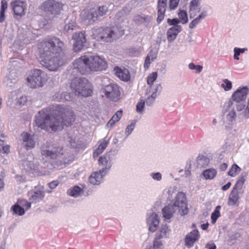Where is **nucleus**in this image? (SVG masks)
<instances>
[{"mask_svg":"<svg viewBox=\"0 0 249 249\" xmlns=\"http://www.w3.org/2000/svg\"><path fill=\"white\" fill-rule=\"evenodd\" d=\"M38 59L40 64L51 71H56L67 62L64 43L55 36H48L37 44Z\"/></svg>","mask_w":249,"mask_h":249,"instance_id":"1","label":"nucleus"},{"mask_svg":"<svg viewBox=\"0 0 249 249\" xmlns=\"http://www.w3.org/2000/svg\"><path fill=\"white\" fill-rule=\"evenodd\" d=\"M75 116L71 108L60 105L53 106L52 109L44 108L36 117V125L45 130H61L64 126L71 125Z\"/></svg>","mask_w":249,"mask_h":249,"instance_id":"2","label":"nucleus"},{"mask_svg":"<svg viewBox=\"0 0 249 249\" xmlns=\"http://www.w3.org/2000/svg\"><path fill=\"white\" fill-rule=\"evenodd\" d=\"M174 207H178V212L181 215L188 213L189 210L186 203L185 195L182 192H179L176 196L173 205L165 206L162 209L163 216L165 219H170L175 212Z\"/></svg>","mask_w":249,"mask_h":249,"instance_id":"3","label":"nucleus"},{"mask_svg":"<svg viewBox=\"0 0 249 249\" xmlns=\"http://www.w3.org/2000/svg\"><path fill=\"white\" fill-rule=\"evenodd\" d=\"M71 87L75 94L78 95L88 97L92 92L91 84L85 78L75 77L72 80Z\"/></svg>","mask_w":249,"mask_h":249,"instance_id":"4","label":"nucleus"},{"mask_svg":"<svg viewBox=\"0 0 249 249\" xmlns=\"http://www.w3.org/2000/svg\"><path fill=\"white\" fill-rule=\"evenodd\" d=\"M122 35L117 31V28L115 27H102L96 29L94 33L95 39L107 42H112Z\"/></svg>","mask_w":249,"mask_h":249,"instance_id":"5","label":"nucleus"},{"mask_svg":"<svg viewBox=\"0 0 249 249\" xmlns=\"http://www.w3.org/2000/svg\"><path fill=\"white\" fill-rule=\"evenodd\" d=\"M107 12V7L102 5L97 8H92L83 10L80 14V17L83 21L90 23L98 20L101 17L105 15Z\"/></svg>","mask_w":249,"mask_h":249,"instance_id":"6","label":"nucleus"},{"mask_svg":"<svg viewBox=\"0 0 249 249\" xmlns=\"http://www.w3.org/2000/svg\"><path fill=\"white\" fill-rule=\"evenodd\" d=\"M64 4L56 0H47L44 1L40 9L48 15L55 17L59 15L63 9Z\"/></svg>","mask_w":249,"mask_h":249,"instance_id":"7","label":"nucleus"},{"mask_svg":"<svg viewBox=\"0 0 249 249\" xmlns=\"http://www.w3.org/2000/svg\"><path fill=\"white\" fill-rule=\"evenodd\" d=\"M27 79L29 86L32 88L42 87L47 81V75L40 70L35 69Z\"/></svg>","mask_w":249,"mask_h":249,"instance_id":"8","label":"nucleus"},{"mask_svg":"<svg viewBox=\"0 0 249 249\" xmlns=\"http://www.w3.org/2000/svg\"><path fill=\"white\" fill-rule=\"evenodd\" d=\"M249 89L247 87L238 89L234 92L231 98L226 102L223 106V112L225 113L228 111L233 106V101L240 103L244 100L248 94Z\"/></svg>","mask_w":249,"mask_h":249,"instance_id":"9","label":"nucleus"},{"mask_svg":"<svg viewBox=\"0 0 249 249\" xmlns=\"http://www.w3.org/2000/svg\"><path fill=\"white\" fill-rule=\"evenodd\" d=\"M41 155L45 158L56 159L63 155V148L47 142L41 146Z\"/></svg>","mask_w":249,"mask_h":249,"instance_id":"10","label":"nucleus"},{"mask_svg":"<svg viewBox=\"0 0 249 249\" xmlns=\"http://www.w3.org/2000/svg\"><path fill=\"white\" fill-rule=\"evenodd\" d=\"M89 69L91 71H103L107 67V61L99 55H89Z\"/></svg>","mask_w":249,"mask_h":249,"instance_id":"11","label":"nucleus"},{"mask_svg":"<svg viewBox=\"0 0 249 249\" xmlns=\"http://www.w3.org/2000/svg\"><path fill=\"white\" fill-rule=\"evenodd\" d=\"M89 55H85L81 56L74 61L73 64V72L79 71L82 74H85L89 71Z\"/></svg>","mask_w":249,"mask_h":249,"instance_id":"12","label":"nucleus"},{"mask_svg":"<svg viewBox=\"0 0 249 249\" xmlns=\"http://www.w3.org/2000/svg\"><path fill=\"white\" fill-rule=\"evenodd\" d=\"M74 40L73 49L74 52H78L81 51L84 47L87 42L86 35L83 32L75 33L72 36Z\"/></svg>","mask_w":249,"mask_h":249,"instance_id":"13","label":"nucleus"},{"mask_svg":"<svg viewBox=\"0 0 249 249\" xmlns=\"http://www.w3.org/2000/svg\"><path fill=\"white\" fill-rule=\"evenodd\" d=\"M104 92L106 96L113 101L119 99L120 91L119 87L116 84H110L105 87Z\"/></svg>","mask_w":249,"mask_h":249,"instance_id":"14","label":"nucleus"},{"mask_svg":"<svg viewBox=\"0 0 249 249\" xmlns=\"http://www.w3.org/2000/svg\"><path fill=\"white\" fill-rule=\"evenodd\" d=\"M10 6L15 14L20 17L24 15L27 4L25 1L20 0H14L10 3Z\"/></svg>","mask_w":249,"mask_h":249,"instance_id":"15","label":"nucleus"},{"mask_svg":"<svg viewBox=\"0 0 249 249\" xmlns=\"http://www.w3.org/2000/svg\"><path fill=\"white\" fill-rule=\"evenodd\" d=\"M31 204L25 200H18L17 202L12 206L11 210L15 214L18 215H22L25 213L24 208L28 210L31 208Z\"/></svg>","mask_w":249,"mask_h":249,"instance_id":"16","label":"nucleus"},{"mask_svg":"<svg viewBox=\"0 0 249 249\" xmlns=\"http://www.w3.org/2000/svg\"><path fill=\"white\" fill-rule=\"evenodd\" d=\"M160 223L159 218L157 213H152L147 217V224L148 229L152 232H155L158 228Z\"/></svg>","mask_w":249,"mask_h":249,"instance_id":"17","label":"nucleus"},{"mask_svg":"<svg viewBox=\"0 0 249 249\" xmlns=\"http://www.w3.org/2000/svg\"><path fill=\"white\" fill-rule=\"evenodd\" d=\"M167 0H158V1L157 21L158 23H160L164 18L167 8Z\"/></svg>","mask_w":249,"mask_h":249,"instance_id":"18","label":"nucleus"},{"mask_svg":"<svg viewBox=\"0 0 249 249\" xmlns=\"http://www.w3.org/2000/svg\"><path fill=\"white\" fill-rule=\"evenodd\" d=\"M200 237L199 231L197 230H194L187 234L185 238V245L188 248L193 246L194 243L198 240Z\"/></svg>","mask_w":249,"mask_h":249,"instance_id":"19","label":"nucleus"},{"mask_svg":"<svg viewBox=\"0 0 249 249\" xmlns=\"http://www.w3.org/2000/svg\"><path fill=\"white\" fill-rule=\"evenodd\" d=\"M22 140L27 150L35 147V142L32 137L27 132H23L21 134Z\"/></svg>","mask_w":249,"mask_h":249,"instance_id":"20","label":"nucleus"},{"mask_svg":"<svg viewBox=\"0 0 249 249\" xmlns=\"http://www.w3.org/2000/svg\"><path fill=\"white\" fill-rule=\"evenodd\" d=\"M29 194H31L29 197V200L32 203H36L42 200L45 196V191L43 190H39L29 192Z\"/></svg>","mask_w":249,"mask_h":249,"instance_id":"21","label":"nucleus"},{"mask_svg":"<svg viewBox=\"0 0 249 249\" xmlns=\"http://www.w3.org/2000/svg\"><path fill=\"white\" fill-rule=\"evenodd\" d=\"M105 174L100 170L99 172H93L89 177V182L93 185L99 184Z\"/></svg>","mask_w":249,"mask_h":249,"instance_id":"22","label":"nucleus"},{"mask_svg":"<svg viewBox=\"0 0 249 249\" xmlns=\"http://www.w3.org/2000/svg\"><path fill=\"white\" fill-rule=\"evenodd\" d=\"M98 163L100 166H104L100 171L106 173L107 170H109L111 167L110 161V157L109 155L106 154L103 156H101L98 160Z\"/></svg>","mask_w":249,"mask_h":249,"instance_id":"23","label":"nucleus"},{"mask_svg":"<svg viewBox=\"0 0 249 249\" xmlns=\"http://www.w3.org/2000/svg\"><path fill=\"white\" fill-rule=\"evenodd\" d=\"M199 0H192L190 3L189 13L190 18L195 17L200 11Z\"/></svg>","mask_w":249,"mask_h":249,"instance_id":"24","label":"nucleus"},{"mask_svg":"<svg viewBox=\"0 0 249 249\" xmlns=\"http://www.w3.org/2000/svg\"><path fill=\"white\" fill-rule=\"evenodd\" d=\"M116 75L122 80L127 81L130 78L129 71L126 69H121L118 67L114 69Z\"/></svg>","mask_w":249,"mask_h":249,"instance_id":"25","label":"nucleus"},{"mask_svg":"<svg viewBox=\"0 0 249 249\" xmlns=\"http://www.w3.org/2000/svg\"><path fill=\"white\" fill-rule=\"evenodd\" d=\"M181 28L180 26L177 25L168 30L167 36L168 41L171 42L176 38L177 35L181 31Z\"/></svg>","mask_w":249,"mask_h":249,"instance_id":"26","label":"nucleus"},{"mask_svg":"<svg viewBox=\"0 0 249 249\" xmlns=\"http://www.w3.org/2000/svg\"><path fill=\"white\" fill-rule=\"evenodd\" d=\"M100 144L99 145L97 148H96L93 153V157L94 158L98 157L99 155L102 154L105 149L106 148L108 144V141L106 140L105 139H102L100 142Z\"/></svg>","mask_w":249,"mask_h":249,"instance_id":"27","label":"nucleus"},{"mask_svg":"<svg viewBox=\"0 0 249 249\" xmlns=\"http://www.w3.org/2000/svg\"><path fill=\"white\" fill-rule=\"evenodd\" d=\"M239 192L237 190H232L229 196L228 204L229 205H235L239 203Z\"/></svg>","mask_w":249,"mask_h":249,"instance_id":"28","label":"nucleus"},{"mask_svg":"<svg viewBox=\"0 0 249 249\" xmlns=\"http://www.w3.org/2000/svg\"><path fill=\"white\" fill-rule=\"evenodd\" d=\"M217 175L216 170L213 168H209L206 169L202 173V176L205 179H212L214 178Z\"/></svg>","mask_w":249,"mask_h":249,"instance_id":"29","label":"nucleus"},{"mask_svg":"<svg viewBox=\"0 0 249 249\" xmlns=\"http://www.w3.org/2000/svg\"><path fill=\"white\" fill-rule=\"evenodd\" d=\"M53 100L56 101L62 102L64 101H71V96L70 93L62 94L59 92H57L53 96Z\"/></svg>","mask_w":249,"mask_h":249,"instance_id":"30","label":"nucleus"},{"mask_svg":"<svg viewBox=\"0 0 249 249\" xmlns=\"http://www.w3.org/2000/svg\"><path fill=\"white\" fill-rule=\"evenodd\" d=\"M196 161L197 164L202 167H205L208 165L210 163V160L207 157L199 155L197 157Z\"/></svg>","mask_w":249,"mask_h":249,"instance_id":"31","label":"nucleus"},{"mask_svg":"<svg viewBox=\"0 0 249 249\" xmlns=\"http://www.w3.org/2000/svg\"><path fill=\"white\" fill-rule=\"evenodd\" d=\"M123 115V111L120 110L117 111L108 121L107 124L112 126L116 122H118Z\"/></svg>","mask_w":249,"mask_h":249,"instance_id":"32","label":"nucleus"},{"mask_svg":"<svg viewBox=\"0 0 249 249\" xmlns=\"http://www.w3.org/2000/svg\"><path fill=\"white\" fill-rule=\"evenodd\" d=\"M82 191V189L78 186H75L72 188L68 190L67 194L68 195L77 197L80 195V193Z\"/></svg>","mask_w":249,"mask_h":249,"instance_id":"33","label":"nucleus"},{"mask_svg":"<svg viewBox=\"0 0 249 249\" xmlns=\"http://www.w3.org/2000/svg\"><path fill=\"white\" fill-rule=\"evenodd\" d=\"M221 209V206L219 205L217 206L214 211L211 214V219L212 223L213 224H214L217 218L220 216V210Z\"/></svg>","mask_w":249,"mask_h":249,"instance_id":"34","label":"nucleus"},{"mask_svg":"<svg viewBox=\"0 0 249 249\" xmlns=\"http://www.w3.org/2000/svg\"><path fill=\"white\" fill-rule=\"evenodd\" d=\"M206 16L205 12H203L199 16L194 19L190 23L189 27L191 29L195 28L196 25L200 22L201 19H203Z\"/></svg>","mask_w":249,"mask_h":249,"instance_id":"35","label":"nucleus"},{"mask_svg":"<svg viewBox=\"0 0 249 249\" xmlns=\"http://www.w3.org/2000/svg\"><path fill=\"white\" fill-rule=\"evenodd\" d=\"M158 77L157 72H153L149 74L147 77V83L150 87L153 85L154 82L156 80Z\"/></svg>","mask_w":249,"mask_h":249,"instance_id":"36","label":"nucleus"},{"mask_svg":"<svg viewBox=\"0 0 249 249\" xmlns=\"http://www.w3.org/2000/svg\"><path fill=\"white\" fill-rule=\"evenodd\" d=\"M240 171V168L237 165L234 164L230 168L228 174L230 176L235 177Z\"/></svg>","mask_w":249,"mask_h":249,"instance_id":"37","label":"nucleus"},{"mask_svg":"<svg viewBox=\"0 0 249 249\" xmlns=\"http://www.w3.org/2000/svg\"><path fill=\"white\" fill-rule=\"evenodd\" d=\"M178 17L182 24H185L188 22V16L186 11L180 10L178 12Z\"/></svg>","mask_w":249,"mask_h":249,"instance_id":"38","label":"nucleus"},{"mask_svg":"<svg viewBox=\"0 0 249 249\" xmlns=\"http://www.w3.org/2000/svg\"><path fill=\"white\" fill-rule=\"evenodd\" d=\"M148 17L147 16L137 15L134 18V21L138 24L145 23L147 21Z\"/></svg>","mask_w":249,"mask_h":249,"instance_id":"39","label":"nucleus"},{"mask_svg":"<svg viewBox=\"0 0 249 249\" xmlns=\"http://www.w3.org/2000/svg\"><path fill=\"white\" fill-rule=\"evenodd\" d=\"M76 23L74 20H71L68 23H66L64 26V30L69 32L70 30H73L75 29Z\"/></svg>","mask_w":249,"mask_h":249,"instance_id":"40","label":"nucleus"},{"mask_svg":"<svg viewBox=\"0 0 249 249\" xmlns=\"http://www.w3.org/2000/svg\"><path fill=\"white\" fill-rule=\"evenodd\" d=\"M245 179L243 176L240 177L237 180L235 185H234L233 189L237 190L238 189H241L243 184H244Z\"/></svg>","mask_w":249,"mask_h":249,"instance_id":"41","label":"nucleus"},{"mask_svg":"<svg viewBox=\"0 0 249 249\" xmlns=\"http://www.w3.org/2000/svg\"><path fill=\"white\" fill-rule=\"evenodd\" d=\"M223 83L221 85V87L225 91L230 90L232 88V83L227 79L223 80Z\"/></svg>","mask_w":249,"mask_h":249,"instance_id":"42","label":"nucleus"},{"mask_svg":"<svg viewBox=\"0 0 249 249\" xmlns=\"http://www.w3.org/2000/svg\"><path fill=\"white\" fill-rule=\"evenodd\" d=\"M236 117V114L234 109L230 111L227 115V119L229 122L232 123L235 121Z\"/></svg>","mask_w":249,"mask_h":249,"instance_id":"43","label":"nucleus"},{"mask_svg":"<svg viewBox=\"0 0 249 249\" xmlns=\"http://www.w3.org/2000/svg\"><path fill=\"white\" fill-rule=\"evenodd\" d=\"M145 105V102L143 100H141L137 104L136 111L137 112L141 113L142 112Z\"/></svg>","mask_w":249,"mask_h":249,"instance_id":"44","label":"nucleus"},{"mask_svg":"<svg viewBox=\"0 0 249 249\" xmlns=\"http://www.w3.org/2000/svg\"><path fill=\"white\" fill-rule=\"evenodd\" d=\"M189 68L191 70H196V73L200 72L203 69L202 66L200 65H196L193 63H191L189 64Z\"/></svg>","mask_w":249,"mask_h":249,"instance_id":"45","label":"nucleus"},{"mask_svg":"<svg viewBox=\"0 0 249 249\" xmlns=\"http://www.w3.org/2000/svg\"><path fill=\"white\" fill-rule=\"evenodd\" d=\"M179 0H169V8L170 9L175 10L176 9L178 5Z\"/></svg>","mask_w":249,"mask_h":249,"instance_id":"46","label":"nucleus"},{"mask_svg":"<svg viewBox=\"0 0 249 249\" xmlns=\"http://www.w3.org/2000/svg\"><path fill=\"white\" fill-rule=\"evenodd\" d=\"M245 51V49H240L238 48H235L234 49V58L236 60L239 59L238 56L241 53H243Z\"/></svg>","mask_w":249,"mask_h":249,"instance_id":"47","label":"nucleus"},{"mask_svg":"<svg viewBox=\"0 0 249 249\" xmlns=\"http://www.w3.org/2000/svg\"><path fill=\"white\" fill-rule=\"evenodd\" d=\"M10 152V146L8 145L5 146L0 145V153L8 154Z\"/></svg>","mask_w":249,"mask_h":249,"instance_id":"48","label":"nucleus"},{"mask_svg":"<svg viewBox=\"0 0 249 249\" xmlns=\"http://www.w3.org/2000/svg\"><path fill=\"white\" fill-rule=\"evenodd\" d=\"M162 243L161 241V240H156L154 239V242H153V248L154 249H158L160 248L161 246H162Z\"/></svg>","mask_w":249,"mask_h":249,"instance_id":"49","label":"nucleus"},{"mask_svg":"<svg viewBox=\"0 0 249 249\" xmlns=\"http://www.w3.org/2000/svg\"><path fill=\"white\" fill-rule=\"evenodd\" d=\"M167 22L170 25H176L180 22V20L177 18L173 19L168 18L167 19Z\"/></svg>","mask_w":249,"mask_h":249,"instance_id":"50","label":"nucleus"},{"mask_svg":"<svg viewBox=\"0 0 249 249\" xmlns=\"http://www.w3.org/2000/svg\"><path fill=\"white\" fill-rule=\"evenodd\" d=\"M8 4L6 0H2L1 1L0 10V11L5 12L7 9Z\"/></svg>","mask_w":249,"mask_h":249,"instance_id":"51","label":"nucleus"},{"mask_svg":"<svg viewBox=\"0 0 249 249\" xmlns=\"http://www.w3.org/2000/svg\"><path fill=\"white\" fill-rule=\"evenodd\" d=\"M135 124L133 123H131L130 124L128 125L127 126L125 129V133H127L128 135H129L133 130Z\"/></svg>","mask_w":249,"mask_h":249,"instance_id":"52","label":"nucleus"},{"mask_svg":"<svg viewBox=\"0 0 249 249\" xmlns=\"http://www.w3.org/2000/svg\"><path fill=\"white\" fill-rule=\"evenodd\" d=\"M168 230V227L167 225H164L161 226L159 232L161 233V234L166 236V232H167Z\"/></svg>","mask_w":249,"mask_h":249,"instance_id":"53","label":"nucleus"},{"mask_svg":"<svg viewBox=\"0 0 249 249\" xmlns=\"http://www.w3.org/2000/svg\"><path fill=\"white\" fill-rule=\"evenodd\" d=\"M59 184V181L57 180H54L48 184V186L52 189L55 188Z\"/></svg>","mask_w":249,"mask_h":249,"instance_id":"54","label":"nucleus"},{"mask_svg":"<svg viewBox=\"0 0 249 249\" xmlns=\"http://www.w3.org/2000/svg\"><path fill=\"white\" fill-rule=\"evenodd\" d=\"M150 55L148 54L145 59V62L144 64V67L146 69L148 68L149 67V65L150 64Z\"/></svg>","mask_w":249,"mask_h":249,"instance_id":"55","label":"nucleus"},{"mask_svg":"<svg viewBox=\"0 0 249 249\" xmlns=\"http://www.w3.org/2000/svg\"><path fill=\"white\" fill-rule=\"evenodd\" d=\"M152 176L153 179L157 180H160L161 179V175L159 172L153 174Z\"/></svg>","mask_w":249,"mask_h":249,"instance_id":"56","label":"nucleus"},{"mask_svg":"<svg viewBox=\"0 0 249 249\" xmlns=\"http://www.w3.org/2000/svg\"><path fill=\"white\" fill-rule=\"evenodd\" d=\"M156 96H157V92L154 91L152 93V94L151 95V96H150V97L147 98V99L146 100V104H148L149 103V100H151L152 102H154L155 98L156 97Z\"/></svg>","mask_w":249,"mask_h":249,"instance_id":"57","label":"nucleus"},{"mask_svg":"<svg viewBox=\"0 0 249 249\" xmlns=\"http://www.w3.org/2000/svg\"><path fill=\"white\" fill-rule=\"evenodd\" d=\"M236 107L237 111H241L244 108L245 105L241 103L240 102L238 103V104L236 106Z\"/></svg>","mask_w":249,"mask_h":249,"instance_id":"58","label":"nucleus"},{"mask_svg":"<svg viewBox=\"0 0 249 249\" xmlns=\"http://www.w3.org/2000/svg\"><path fill=\"white\" fill-rule=\"evenodd\" d=\"M245 116L249 118V98L248 101V105L245 110Z\"/></svg>","mask_w":249,"mask_h":249,"instance_id":"59","label":"nucleus"},{"mask_svg":"<svg viewBox=\"0 0 249 249\" xmlns=\"http://www.w3.org/2000/svg\"><path fill=\"white\" fill-rule=\"evenodd\" d=\"M207 249H216V246L214 243H209L206 245Z\"/></svg>","mask_w":249,"mask_h":249,"instance_id":"60","label":"nucleus"},{"mask_svg":"<svg viewBox=\"0 0 249 249\" xmlns=\"http://www.w3.org/2000/svg\"><path fill=\"white\" fill-rule=\"evenodd\" d=\"M5 12L0 11V22H3L5 18Z\"/></svg>","mask_w":249,"mask_h":249,"instance_id":"61","label":"nucleus"},{"mask_svg":"<svg viewBox=\"0 0 249 249\" xmlns=\"http://www.w3.org/2000/svg\"><path fill=\"white\" fill-rule=\"evenodd\" d=\"M164 236H165L159 232L156 233L155 239L156 240L158 239V240H160L161 239H162Z\"/></svg>","mask_w":249,"mask_h":249,"instance_id":"62","label":"nucleus"},{"mask_svg":"<svg viewBox=\"0 0 249 249\" xmlns=\"http://www.w3.org/2000/svg\"><path fill=\"white\" fill-rule=\"evenodd\" d=\"M231 186V183L230 182H229L226 184L222 186V189L223 191H226L230 188Z\"/></svg>","mask_w":249,"mask_h":249,"instance_id":"63","label":"nucleus"},{"mask_svg":"<svg viewBox=\"0 0 249 249\" xmlns=\"http://www.w3.org/2000/svg\"><path fill=\"white\" fill-rule=\"evenodd\" d=\"M227 167H228L227 164L226 163H223L220 165L219 168L221 171H224L227 169Z\"/></svg>","mask_w":249,"mask_h":249,"instance_id":"64","label":"nucleus"}]
</instances>
